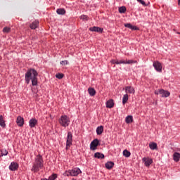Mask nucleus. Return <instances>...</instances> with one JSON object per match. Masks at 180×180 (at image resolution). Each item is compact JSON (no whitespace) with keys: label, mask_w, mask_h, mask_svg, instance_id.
Instances as JSON below:
<instances>
[{"label":"nucleus","mask_w":180,"mask_h":180,"mask_svg":"<svg viewBox=\"0 0 180 180\" xmlns=\"http://www.w3.org/2000/svg\"><path fill=\"white\" fill-rule=\"evenodd\" d=\"M38 75H39V73H37V71L36 70L32 69V68L29 69L25 73V76L26 84H30V81H31L32 86H37Z\"/></svg>","instance_id":"1"},{"label":"nucleus","mask_w":180,"mask_h":180,"mask_svg":"<svg viewBox=\"0 0 180 180\" xmlns=\"http://www.w3.org/2000/svg\"><path fill=\"white\" fill-rule=\"evenodd\" d=\"M44 168V160L43 159V156L41 155H38L36 156L34 159V162L32 165V167L31 171L32 172H39L40 169H43Z\"/></svg>","instance_id":"2"},{"label":"nucleus","mask_w":180,"mask_h":180,"mask_svg":"<svg viewBox=\"0 0 180 180\" xmlns=\"http://www.w3.org/2000/svg\"><path fill=\"white\" fill-rule=\"evenodd\" d=\"M70 123H71V120H70V117L68 115H63L59 118V124L62 127H68L70 126Z\"/></svg>","instance_id":"3"},{"label":"nucleus","mask_w":180,"mask_h":180,"mask_svg":"<svg viewBox=\"0 0 180 180\" xmlns=\"http://www.w3.org/2000/svg\"><path fill=\"white\" fill-rule=\"evenodd\" d=\"M81 172V169L79 167H75L72 169L65 171L64 175H65V176H77L79 175Z\"/></svg>","instance_id":"4"},{"label":"nucleus","mask_w":180,"mask_h":180,"mask_svg":"<svg viewBox=\"0 0 180 180\" xmlns=\"http://www.w3.org/2000/svg\"><path fill=\"white\" fill-rule=\"evenodd\" d=\"M71 146H72V133L69 131L67 135L66 150H68Z\"/></svg>","instance_id":"5"},{"label":"nucleus","mask_w":180,"mask_h":180,"mask_svg":"<svg viewBox=\"0 0 180 180\" xmlns=\"http://www.w3.org/2000/svg\"><path fill=\"white\" fill-rule=\"evenodd\" d=\"M98 146H99V140L98 139H95L90 143V150L95 151V150L98 148Z\"/></svg>","instance_id":"6"},{"label":"nucleus","mask_w":180,"mask_h":180,"mask_svg":"<svg viewBox=\"0 0 180 180\" xmlns=\"http://www.w3.org/2000/svg\"><path fill=\"white\" fill-rule=\"evenodd\" d=\"M153 66L155 68V71L158 72H162V65L159 61H155L153 63Z\"/></svg>","instance_id":"7"},{"label":"nucleus","mask_w":180,"mask_h":180,"mask_svg":"<svg viewBox=\"0 0 180 180\" xmlns=\"http://www.w3.org/2000/svg\"><path fill=\"white\" fill-rule=\"evenodd\" d=\"M142 161L144 162L145 167H150V165L153 164V159L150 158H143Z\"/></svg>","instance_id":"8"},{"label":"nucleus","mask_w":180,"mask_h":180,"mask_svg":"<svg viewBox=\"0 0 180 180\" xmlns=\"http://www.w3.org/2000/svg\"><path fill=\"white\" fill-rule=\"evenodd\" d=\"M16 123L19 127H22L25 124V120L23 117L18 116L16 120Z\"/></svg>","instance_id":"9"},{"label":"nucleus","mask_w":180,"mask_h":180,"mask_svg":"<svg viewBox=\"0 0 180 180\" xmlns=\"http://www.w3.org/2000/svg\"><path fill=\"white\" fill-rule=\"evenodd\" d=\"M19 168V165L17 162H12L9 165L10 171H16Z\"/></svg>","instance_id":"10"},{"label":"nucleus","mask_w":180,"mask_h":180,"mask_svg":"<svg viewBox=\"0 0 180 180\" xmlns=\"http://www.w3.org/2000/svg\"><path fill=\"white\" fill-rule=\"evenodd\" d=\"M160 95H161L162 98H168L171 94L168 91H165L164 89L160 90Z\"/></svg>","instance_id":"11"},{"label":"nucleus","mask_w":180,"mask_h":180,"mask_svg":"<svg viewBox=\"0 0 180 180\" xmlns=\"http://www.w3.org/2000/svg\"><path fill=\"white\" fill-rule=\"evenodd\" d=\"M90 32H96L97 33H102L103 32V29L99 27H91L89 28Z\"/></svg>","instance_id":"12"},{"label":"nucleus","mask_w":180,"mask_h":180,"mask_svg":"<svg viewBox=\"0 0 180 180\" xmlns=\"http://www.w3.org/2000/svg\"><path fill=\"white\" fill-rule=\"evenodd\" d=\"M36 124H37V120H36L35 118H32L29 121V126L30 127H31V129H33V127H35Z\"/></svg>","instance_id":"13"},{"label":"nucleus","mask_w":180,"mask_h":180,"mask_svg":"<svg viewBox=\"0 0 180 180\" xmlns=\"http://www.w3.org/2000/svg\"><path fill=\"white\" fill-rule=\"evenodd\" d=\"M125 92L126 94H134L135 90L133 86H127L125 87Z\"/></svg>","instance_id":"14"},{"label":"nucleus","mask_w":180,"mask_h":180,"mask_svg":"<svg viewBox=\"0 0 180 180\" xmlns=\"http://www.w3.org/2000/svg\"><path fill=\"white\" fill-rule=\"evenodd\" d=\"M105 105H106V108H108L109 109H112V108L115 106V103L113 102L112 99H110L105 103Z\"/></svg>","instance_id":"15"},{"label":"nucleus","mask_w":180,"mask_h":180,"mask_svg":"<svg viewBox=\"0 0 180 180\" xmlns=\"http://www.w3.org/2000/svg\"><path fill=\"white\" fill-rule=\"evenodd\" d=\"M94 158H98V160H103V158H105V155H103V153L96 152L94 154Z\"/></svg>","instance_id":"16"},{"label":"nucleus","mask_w":180,"mask_h":180,"mask_svg":"<svg viewBox=\"0 0 180 180\" xmlns=\"http://www.w3.org/2000/svg\"><path fill=\"white\" fill-rule=\"evenodd\" d=\"M96 134L101 136L103 133V126L101 125L96 128Z\"/></svg>","instance_id":"17"},{"label":"nucleus","mask_w":180,"mask_h":180,"mask_svg":"<svg viewBox=\"0 0 180 180\" xmlns=\"http://www.w3.org/2000/svg\"><path fill=\"white\" fill-rule=\"evenodd\" d=\"M30 29L34 30L39 27V22L37 20L34 21L30 25Z\"/></svg>","instance_id":"18"},{"label":"nucleus","mask_w":180,"mask_h":180,"mask_svg":"<svg viewBox=\"0 0 180 180\" xmlns=\"http://www.w3.org/2000/svg\"><path fill=\"white\" fill-rule=\"evenodd\" d=\"M0 126L1 127H3V129L6 127V124L5 123V120H4L3 115H0Z\"/></svg>","instance_id":"19"},{"label":"nucleus","mask_w":180,"mask_h":180,"mask_svg":"<svg viewBox=\"0 0 180 180\" xmlns=\"http://www.w3.org/2000/svg\"><path fill=\"white\" fill-rule=\"evenodd\" d=\"M88 92H89L90 96H95V95L96 94V91H95V89H94L92 87H89L88 89Z\"/></svg>","instance_id":"20"},{"label":"nucleus","mask_w":180,"mask_h":180,"mask_svg":"<svg viewBox=\"0 0 180 180\" xmlns=\"http://www.w3.org/2000/svg\"><path fill=\"white\" fill-rule=\"evenodd\" d=\"M114 166L115 163L113 162H108L105 163V168H107V169H112Z\"/></svg>","instance_id":"21"},{"label":"nucleus","mask_w":180,"mask_h":180,"mask_svg":"<svg viewBox=\"0 0 180 180\" xmlns=\"http://www.w3.org/2000/svg\"><path fill=\"white\" fill-rule=\"evenodd\" d=\"M180 159V154L179 153H174L173 155V160L174 161H175L176 162H178V161H179Z\"/></svg>","instance_id":"22"},{"label":"nucleus","mask_w":180,"mask_h":180,"mask_svg":"<svg viewBox=\"0 0 180 180\" xmlns=\"http://www.w3.org/2000/svg\"><path fill=\"white\" fill-rule=\"evenodd\" d=\"M128 101H129V95L126 94L122 97V104L126 105Z\"/></svg>","instance_id":"23"},{"label":"nucleus","mask_w":180,"mask_h":180,"mask_svg":"<svg viewBox=\"0 0 180 180\" xmlns=\"http://www.w3.org/2000/svg\"><path fill=\"white\" fill-rule=\"evenodd\" d=\"M125 122L127 123V124H129V123H131L133 122V116L128 115L125 118Z\"/></svg>","instance_id":"24"},{"label":"nucleus","mask_w":180,"mask_h":180,"mask_svg":"<svg viewBox=\"0 0 180 180\" xmlns=\"http://www.w3.org/2000/svg\"><path fill=\"white\" fill-rule=\"evenodd\" d=\"M56 13H58V15H65V9H64V8H58L56 10Z\"/></svg>","instance_id":"25"},{"label":"nucleus","mask_w":180,"mask_h":180,"mask_svg":"<svg viewBox=\"0 0 180 180\" xmlns=\"http://www.w3.org/2000/svg\"><path fill=\"white\" fill-rule=\"evenodd\" d=\"M149 148L150 150H157V143L151 142L149 143Z\"/></svg>","instance_id":"26"},{"label":"nucleus","mask_w":180,"mask_h":180,"mask_svg":"<svg viewBox=\"0 0 180 180\" xmlns=\"http://www.w3.org/2000/svg\"><path fill=\"white\" fill-rule=\"evenodd\" d=\"M123 155H124V157H126L127 158H129V157H130V155H131V153H130V151L125 149L123 151Z\"/></svg>","instance_id":"27"},{"label":"nucleus","mask_w":180,"mask_h":180,"mask_svg":"<svg viewBox=\"0 0 180 180\" xmlns=\"http://www.w3.org/2000/svg\"><path fill=\"white\" fill-rule=\"evenodd\" d=\"M79 18L83 20L84 22H88L89 20V17L85 15H82Z\"/></svg>","instance_id":"28"},{"label":"nucleus","mask_w":180,"mask_h":180,"mask_svg":"<svg viewBox=\"0 0 180 180\" xmlns=\"http://www.w3.org/2000/svg\"><path fill=\"white\" fill-rule=\"evenodd\" d=\"M1 154L0 157H4V156L8 155L9 152H8V150L6 149H1Z\"/></svg>","instance_id":"29"},{"label":"nucleus","mask_w":180,"mask_h":180,"mask_svg":"<svg viewBox=\"0 0 180 180\" xmlns=\"http://www.w3.org/2000/svg\"><path fill=\"white\" fill-rule=\"evenodd\" d=\"M49 180H56L57 179V174H53L52 175H51L49 179Z\"/></svg>","instance_id":"30"},{"label":"nucleus","mask_w":180,"mask_h":180,"mask_svg":"<svg viewBox=\"0 0 180 180\" xmlns=\"http://www.w3.org/2000/svg\"><path fill=\"white\" fill-rule=\"evenodd\" d=\"M119 12H120V13H124V12H126V7L125 6L120 7Z\"/></svg>","instance_id":"31"},{"label":"nucleus","mask_w":180,"mask_h":180,"mask_svg":"<svg viewBox=\"0 0 180 180\" xmlns=\"http://www.w3.org/2000/svg\"><path fill=\"white\" fill-rule=\"evenodd\" d=\"M137 60H129L127 61H125V64H136Z\"/></svg>","instance_id":"32"},{"label":"nucleus","mask_w":180,"mask_h":180,"mask_svg":"<svg viewBox=\"0 0 180 180\" xmlns=\"http://www.w3.org/2000/svg\"><path fill=\"white\" fill-rule=\"evenodd\" d=\"M56 77L58 78V79H62V78L64 77V75L63 73H58L56 75Z\"/></svg>","instance_id":"33"},{"label":"nucleus","mask_w":180,"mask_h":180,"mask_svg":"<svg viewBox=\"0 0 180 180\" xmlns=\"http://www.w3.org/2000/svg\"><path fill=\"white\" fill-rule=\"evenodd\" d=\"M3 32H4V33H9V32H11V28H9L8 27H5L3 29Z\"/></svg>","instance_id":"34"},{"label":"nucleus","mask_w":180,"mask_h":180,"mask_svg":"<svg viewBox=\"0 0 180 180\" xmlns=\"http://www.w3.org/2000/svg\"><path fill=\"white\" fill-rule=\"evenodd\" d=\"M60 63L61 65H68V64H70V62H68V60H62Z\"/></svg>","instance_id":"35"},{"label":"nucleus","mask_w":180,"mask_h":180,"mask_svg":"<svg viewBox=\"0 0 180 180\" xmlns=\"http://www.w3.org/2000/svg\"><path fill=\"white\" fill-rule=\"evenodd\" d=\"M124 27H127L128 29H131V24H130V23L124 24Z\"/></svg>","instance_id":"36"},{"label":"nucleus","mask_w":180,"mask_h":180,"mask_svg":"<svg viewBox=\"0 0 180 180\" xmlns=\"http://www.w3.org/2000/svg\"><path fill=\"white\" fill-rule=\"evenodd\" d=\"M131 30H139V27H137L136 26H131Z\"/></svg>","instance_id":"37"},{"label":"nucleus","mask_w":180,"mask_h":180,"mask_svg":"<svg viewBox=\"0 0 180 180\" xmlns=\"http://www.w3.org/2000/svg\"><path fill=\"white\" fill-rule=\"evenodd\" d=\"M137 2H139V4H141V5H146V2L143 0H136Z\"/></svg>","instance_id":"38"},{"label":"nucleus","mask_w":180,"mask_h":180,"mask_svg":"<svg viewBox=\"0 0 180 180\" xmlns=\"http://www.w3.org/2000/svg\"><path fill=\"white\" fill-rule=\"evenodd\" d=\"M119 64H126L125 60H119Z\"/></svg>","instance_id":"39"},{"label":"nucleus","mask_w":180,"mask_h":180,"mask_svg":"<svg viewBox=\"0 0 180 180\" xmlns=\"http://www.w3.org/2000/svg\"><path fill=\"white\" fill-rule=\"evenodd\" d=\"M110 63H111V64H116V60L112 59V60H111Z\"/></svg>","instance_id":"40"},{"label":"nucleus","mask_w":180,"mask_h":180,"mask_svg":"<svg viewBox=\"0 0 180 180\" xmlns=\"http://www.w3.org/2000/svg\"><path fill=\"white\" fill-rule=\"evenodd\" d=\"M155 95H160V90L155 91Z\"/></svg>","instance_id":"41"},{"label":"nucleus","mask_w":180,"mask_h":180,"mask_svg":"<svg viewBox=\"0 0 180 180\" xmlns=\"http://www.w3.org/2000/svg\"><path fill=\"white\" fill-rule=\"evenodd\" d=\"M115 64L119 65V60H115Z\"/></svg>","instance_id":"42"},{"label":"nucleus","mask_w":180,"mask_h":180,"mask_svg":"<svg viewBox=\"0 0 180 180\" xmlns=\"http://www.w3.org/2000/svg\"><path fill=\"white\" fill-rule=\"evenodd\" d=\"M41 180H49V179L45 178V179H41Z\"/></svg>","instance_id":"43"},{"label":"nucleus","mask_w":180,"mask_h":180,"mask_svg":"<svg viewBox=\"0 0 180 180\" xmlns=\"http://www.w3.org/2000/svg\"><path fill=\"white\" fill-rule=\"evenodd\" d=\"M178 2H179V5H180V0H178Z\"/></svg>","instance_id":"44"}]
</instances>
